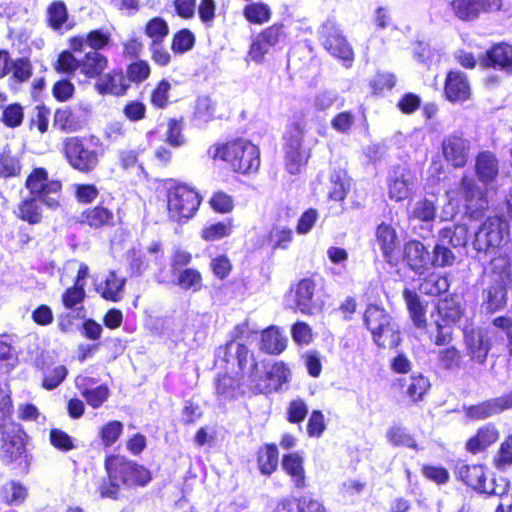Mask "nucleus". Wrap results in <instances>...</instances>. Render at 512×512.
<instances>
[{
    "mask_svg": "<svg viewBox=\"0 0 512 512\" xmlns=\"http://www.w3.org/2000/svg\"><path fill=\"white\" fill-rule=\"evenodd\" d=\"M484 286L480 294V309L485 314L503 310L511 286V260L507 255L494 256L484 270Z\"/></svg>",
    "mask_w": 512,
    "mask_h": 512,
    "instance_id": "1",
    "label": "nucleus"
},
{
    "mask_svg": "<svg viewBox=\"0 0 512 512\" xmlns=\"http://www.w3.org/2000/svg\"><path fill=\"white\" fill-rule=\"evenodd\" d=\"M208 153L214 159L228 162L235 172L242 174L255 172L260 165L258 147L244 139H238L224 145L212 146L209 148Z\"/></svg>",
    "mask_w": 512,
    "mask_h": 512,
    "instance_id": "2",
    "label": "nucleus"
},
{
    "mask_svg": "<svg viewBox=\"0 0 512 512\" xmlns=\"http://www.w3.org/2000/svg\"><path fill=\"white\" fill-rule=\"evenodd\" d=\"M304 125L293 122L286 127L283 135V150L286 170L297 175L307 165L311 157V141H306Z\"/></svg>",
    "mask_w": 512,
    "mask_h": 512,
    "instance_id": "3",
    "label": "nucleus"
},
{
    "mask_svg": "<svg viewBox=\"0 0 512 512\" xmlns=\"http://www.w3.org/2000/svg\"><path fill=\"white\" fill-rule=\"evenodd\" d=\"M364 323L377 346L395 348L400 344L399 327L384 308L378 305H369L364 313Z\"/></svg>",
    "mask_w": 512,
    "mask_h": 512,
    "instance_id": "4",
    "label": "nucleus"
},
{
    "mask_svg": "<svg viewBox=\"0 0 512 512\" xmlns=\"http://www.w3.org/2000/svg\"><path fill=\"white\" fill-rule=\"evenodd\" d=\"M508 224L499 218H487L476 230L471 242V255L479 261L486 262L496 254L504 240Z\"/></svg>",
    "mask_w": 512,
    "mask_h": 512,
    "instance_id": "5",
    "label": "nucleus"
},
{
    "mask_svg": "<svg viewBox=\"0 0 512 512\" xmlns=\"http://www.w3.org/2000/svg\"><path fill=\"white\" fill-rule=\"evenodd\" d=\"M215 364L227 371L241 372L242 377H247L249 381L257 361L254 354L245 345L231 340L216 349Z\"/></svg>",
    "mask_w": 512,
    "mask_h": 512,
    "instance_id": "6",
    "label": "nucleus"
},
{
    "mask_svg": "<svg viewBox=\"0 0 512 512\" xmlns=\"http://www.w3.org/2000/svg\"><path fill=\"white\" fill-rule=\"evenodd\" d=\"M290 370L283 362L270 364L266 361L257 362L256 368L249 379V392L269 394L277 391L288 382Z\"/></svg>",
    "mask_w": 512,
    "mask_h": 512,
    "instance_id": "7",
    "label": "nucleus"
},
{
    "mask_svg": "<svg viewBox=\"0 0 512 512\" xmlns=\"http://www.w3.org/2000/svg\"><path fill=\"white\" fill-rule=\"evenodd\" d=\"M105 470L114 480L127 488L146 486L152 479L144 466L120 455H111L105 459Z\"/></svg>",
    "mask_w": 512,
    "mask_h": 512,
    "instance_id": "8",
    "label": "nucleus"
},
{
    "mask_svg": "<svg viewBox=\"0 0 512 512\" xmlns=\"http://www.w3.org/2000/svg\"><path fill=\"white\" fill-rule=\"evenodd\" d=\"M462 314L463 309L458 296H446L438 301L436 314H432L436 327L435 345L445 346L451 342L453 326L460 320Z\"/></svg>",
    "mask_w": 512,
    "mask_h": 512,
    "instance_id": "9",
    "label": "nucleus"
},
{
    "mask_svg": "<svg viewBox=\"0 0 512 512\" xmlns=\"http://www.w3.org/2000/svg\"><path fill=\"white\" fill-rule=\"evenodd\" d=\"M201 198L187 185L177 184L168 190L167 207L169 219L178 223L186 222L197 212Z\"/></svg>",
    "mask_w": 512,
    "mask_h": 512,
    "instance_id": "10",
    "label": "nucleus"
},
{
    "mask_svg": "<svg viewBox=\"0 0 512 512\" xmlns=\"http://www.w3.org/2000/svg\"><path fill=\"white\" fill-rule=\"evenodd\" d=\"M63 152L73 169L86 174L97 168L102 155L98 150L89 148L80 137L66 138Z\"/></svg>",
    "mask_w": 512,
    "mask_h": 512,
    "instance_id": "11",
    "label": "nucleus"
},
{
    "mask_svg": "<svg viewBox=\"0 0 512 512\" xmlns=\"http://www.w3.org/2000/svg\"><path fill=\"white\" fill-rule=\"evenodd\" d=\"M25 186L32 197L39 198L48 208L55 209L59 206L62 184L58 180H49L44 168L34 169L28 176Z\"/></svg>",
    "mask_w": 512,
    "mask_h": 512,
    "instance_id": "12",
    "label": "nucleus"
},
{
    "mask_svg": "<svg viewBox=\"0 0 512 512\" xmlns=\"http://www.w3.org/2000/svg\"><path fill=\"white\" fill-rule=\"evenodd\" d=\"M459 196L464 208V216L470 220H480L488 208L485 190L468 176L461 179Z\"/></svg>",
    "mask_w": 512,
    "mask_h": 512,
    "instance_id": "13",
    "label": "nucleus"
},
{
    "mask_svg": "<svg viewBox=\"0 0 512 512\" xmlns=\"http://www.w3.org/2000/svg\"><path fill=\"white\" fill-rule=\"evenodd\" d=\"M415 173L406 164L392 166L388 172V196L396 202L407 199L414 190Z\"/></svg>",
    "mask_w": 512,
    "mask_h": 512,
    "instance_id": "14",
    "label": "nucleus"
},
{
    "mask_svg": "<svg viewBox=\"0 0 512 512\" xmlns=\"http://www.w3.org/2000/svg\"><path fill=\"white\" fill-rule=\"evenodd\" d=\"M506 410H512V390L499 397L464 407L466 417L475 421L499 415Z\"/></svg>",
    "mask_w": 512,
    "mask_h": 512,
    "instance_id": "15",
    "label": "nucleus"
},
{
    "mask_svg": "<svg viewBox=\"0 0 512 512\" xmlns=\"http://www.w3.org/2000/svg\"><path fill=\"white\" fill-rule=\"evenodd\" d=\"M494 331L488 329L471 330L465 334V345L470 360L479 365H485L488 354L492 348Z\"/></svg>",
    "mask_w": 512,
    "mask_h": 512,
    "instance_id": "16",
    "label": "nucleus"
},
{
    "mask_svg": "<svg viewBox=\"0 0 512 512\" xmlns=\"http://www.w3.org/2000/svg\"><path fill=\"white\" fill-rule=\"evenodd\" d=\"M320 40L324 48L334 57L344 61L353 58L352 48L347 43L339 28L332 22L323 25L320 31Z\"/></svg>",
    "mask_w": 512,
    "mask_h": 512,
    "instance_id": "17",
    "label": "nucleus"
},
{
    "mask_svg": "<svg viewBox=\"0 0 512 512\" xmlns=\"http://www.w3.org/2000/svg\"><path fill=\"white\" fill-rule=\"evenodd\" d=\"M3 457L9 461L21 458L25 452L26 433L18 423L0 427Z\"/></svg>",
    "mask_w": 512,
    "mask_h": 512,
    "instance_id": "18",
    "label": "nucleus"
},
{
    "mask_svg": "<svg viewBox=\"0 0 512 512\" xmlns=\"http://www.w3.org/2000/svg\"><path fill=\"white\" fill-rule=\"evenodd\" d=\"M442 151L445 160L453 167H464L469 158L470 141L461 132H455L444 138Z\"/></svg>",
    "mask_w": 512,
    "mask_h": 512,
    "instance_id": "19",
    "label": "nucleus"
},
{
    "mask_svg": "<svg viewBox=\"0 0 512 512\" xmlns=\"http://www.w3.org/2000/svg\"><path fill=\"white\" fill-rule=\"evenodd\" d=\"M451 8L457 18L463 21L477 19L481 12L497 11L502 6L501 0H452Z\"/></svg>",
    "mask_w": 512,
    "mask_h": 512,
    "instance_id": "20",
    "label": "nucleus"
},
{
    "mask_svg": "<svg viewBox=\"0 0 512 512\" xmlns=\"http://www.w3.org/2000/svg\"><path fill=\"white\" fill-rule=\"evenodd\" d=\"M403 259L407 266L419 276L425 274L431 267V253L418 240H410L405 243Z\"/></svg>",
    "mask_w": 512,
    "mask_h": 512,
    "instance_id": "21",
    "label": "nucleus"
},
{
    "mask_svg": "<svg viewBox=\"0 0 512 512\" xmlns=\"http://www.w3.org/2000/svg\"><path fill=\"white\" fill-rule=\"evenodd\" d=\"M456 478L479 493L486 491V475L483 465H469L463 461L455 466Z\"/></svg>",
    "mask_w": 512,
    "mask_h": 512,
    "instance_id": "22",
    "label": "nucleus"
},
{
    "mask_svg": "<svg viewBox=\"0 0 512 512\" xmlns=\"http://www.w3.org/2000/svg\"><path fill=\"white\" fill-rule=\"evenodd\" d=\"M483 64L512 74V46L506 43H498L488 49L483 58Z\"/></svg>",
    "mask_w": 512,
    "mask_h": 512,
    "instance_id": "23",
    "label": "nucleus"
},
{
    "mask_svg": "<svg viewBox=\"0 0 512 512\" xmlns=\"http://www.w3.org/2000/svg\"><path fill=\"white\" fill-rule=\"evenodd\" d=\"M444 92L451 102H463L470 97V86L466 74L450 71L446 77Z\"/></svg>",
    "mask_w": 512,
    "mask_h": 512,
    "instance_id": "24",
    "label": "nucleus"
},
{
    "mask_svg": "<svg viewBox=\"0 0 512 512\" xmlns=\"http://www.w3.org/2000/svg\"><path fill=\"white\" fill-rule=\"evenodd\" d=\"M242 378V383H240L237 379L230 376L229 374H224L216 379L215 390L221 402L235 399L246 393V391H249V382L247 377Z\"/></svg>",
    "mask_w": 512,
    "mask_h": 512,
    "instance_id": "25",
    "label": "nucleus"
},
{
    "mask_svg": "<svg viewBox=\"0 0 512 512\" xmlns=\"http://www.w3.org/2000/svg\"><path fill=\"white\" fill-rule=\"evenodd\" d=\"M438 236L439 241L447 243L459 253L462 250H465L467 255L470 254L467 250L470 238L469 227L467 224H455L450 227H444L439 231Z\"/></svg>",
    "mask_w": 512,
    "mask_h": 512,
    "instance_id": "26",
    "label": "nucleus"
},
{
    "mask_svg": "<svg viewBox=\"0 0 512 512\" xmlns=\"http://www.w3.org/2000/svg\"><path fill=\"white\" fill-rule=\"evenodd\" d=\"M110 42V34L103 29L92 30L85 36L74 37L70 40V47L74 52H85L86 47L90 51H98L106 47Z\"/></svg>",
    "mask_w": 512,
    "mask_h": 512,
    "instance_id": "27",
    "label": "nucleus"
},
{
    "mask_svg": "<svg viewBox=\"0 0 512 512\" xmlns=\"http://www.w3.org/2000/svg\"><path fill=\"white\" fill-rule=\"evenodd\" d=\"M315 283L311 279H302L295 290L296 309L304 314H313L319 309L314 299Z\"/></svg>",
    "mask_w": 512,
    "mask_h": 512,
    "instance_id": "28",
    "label": "nucleus"
},
{
    "mask_svg": "<svg viewBox=\"0 0 512 512\" xmlns=\"http://www.w3.org/2000/svg\"><path fill=\"white\" fill-rule=\"evenodd\" d=\"M129 86L130 84L124 74L116 71L100 76L95 83L96 90L102 95L121 96L126 93Z\"/></svg>",
    "mask_w": 512,
    "mask_h": 512,
    "instance_id": "29",
    "label": "nucleus"
},
{
    "mask_svg": "<svg viewBox=\"0 0 512 512\" xmlns=\"http://www.w3.org/2000/svg\"><path fill=\"white\" fill-rule=\"evenodd\" d=\"M304 461L299 453L285 454L282 458L281 466L297 489H304L307 486L306 474L303 465Z\"/></svg>",
    "mask_w": 512,
    "mask_h": 512,
    "instance_id": "30",
    "label": "nucleus"
},
{
    "mask_svg": "<svg viewBox=\"0 0 512 512\" xmlns=\"http://www.w3.org/2000/svg\"><path fill=\"white\" fill-rule=\"evenodd\" d=\"M403 299L408 309L409 315L413 324L417 328H424L426 326V308L427 304L424 303L419 294L412 289L405 288L403 290Z\"/></svg>",
    "mask_w": 512,
    "mask_h": 512,
    "instance_id": "31",
    "label": "nucleus"
},
{
    "mask_svg": "<svg viewBox=\"0 0 512 512\" xmlns=\"http://www.w3.org/2000/svg\"><path fill=\"white\" fill-rule=\"evenodd\" d=\"M76 222L87 224L91 228H101L103 226H112L114 224V214L103 206H96L86 209L77 218Z\"/></svg>",
    "mask_w": 512,
    "mask_h": 512,
    "instance_id": "32",
    "label": "nucleus"
},
{
    "mask_svg": "<svg viewBox=\"0 0 512 512\" xmlns=\"http://www.w3.org/2000/svg\"><path fill=\"white\" fill-rule=\"evenodd\" d=\"M475 170L478 180L483 184H489L498 175V161L490 151H483L476 158Z\"/></svg>",
    "mask_w": 512,
    "mask_h": 512,
    "instance_id": "33",
    "label": "nucleus"
},
{
    "mask_svg": "<svg viewBox=\"0 0 512 512\" xmlns=\"http://www.w3.org/2000/svg\"><path fill=\"white\" fill-rule=\"evenodd\" d=\"M499 438V431L496 426L492 423H488L481 427L477 434L470 438L466 444V448L471 453H478L493 443Z\"/></svg>",
    "mask_w": 512,
    "mask_h": 512,
    "instance_id": "34",
    "label": "nucleus"
},
{
    "mask_svg": "<svg viewBox=\"0 0 512 512\" xmlns=\"http://www.w3.org/2000/svg\"><path fill=\"white\" fill-rule=\"evenodd\" d=\"M376 241L384 258L390 260L393 252L399 246L396 230L389 224L381 223L376 229Z\"/></svg>",
    "mask_w": 512,
    "mask_h": 512,
    "instance_id": "35",
    "label": "nucleus"
},
{
    "mask_svg": "<svg viewBox=\"0 0 512 512\" xmlns=\"http://www.w3.org/2000/svg\"><path fill=\"white\" fill-rule=\"evenodd\" d=\"M278 458L279 452L275 444L270 443L260 447L257 452V464L260 473L265 476L272 475L278 467Z\"/></svg>",
    "mask_w": 512,
    "mask_h": 512,
    "instance_id": "36",
    "label": "nucleus"
},
{
    "mask_svg": "<svg viewBox=\"0 0 512 512\" xmlns=\"http://www.w3.org/2000/svg\"><path fill=\"white\" fill-rule=\"evenodd\" d=\"M107 64L108 60L104 55L98 51H88L80 59V71L89 78L100 77Z\"/></svg>",
    "mask_w": 512,
    "mask_h": 512,
    "instance_id": "37",
    "label": "nucleus"
},
{
    "mask_svg": "<svg viewBox=\"0 0 512 512\" xmlns=\"http://www.w3.org/2000/svg\"><path fill=\"white\" fill-rule=\"evenodd\" d=\"M437 212V207L433 200L424 198L419 201H417L410 213H409V220L410 222H424L428 225H432V222L435 220Z\"/></svg>",
    "mask_w": 512,
    "mask_h": 512,
    "instance_id": "38",
    "label": "nucleus"
},
{
    "mask_svg": "<svg viewBox=\"0 0 512 512\" xmlns=\"http://www.w3.org/2000/svg\"><path fill=\"white\" fill-rule=\"evenodd\" d=\"M125 284L126 279L117 277L116 273L112 271L109 273L104 284H101L97 290L101 293V296L104 299L112 302H118L122 298V292Z\"/></svg>",
    "mask_w": 512,
    "mask_h": 512,
    "instance_id": "39",
    "label": "nucleus"
},
{
    "mask_svg": "<svg viewBox=\"0 0 512 512\" xmlns=\"http://www.w3.org/2000/svg\"><path fill=\"white\" fill-rule=\"evenodd\" d=\"M286 342V337L275 327H269L262 332L261 348L269 354L281 353L286 347Z\"/></svg>",
    "mask_w": 512,
    "mask_h": 512,
    "instance_id": "40",
    "label": "nucleus"
},
{
    "mask_svg": "<svg viewBox=\"0 0 512 512\" xmlns=\"http://www.w3.org/2000/svg\"><path fill=\"white\" fill-rule=\"evenodd\" d=\"M449 281L446 277L430 273L419 284V292L428 296H438L449 290Z\"/></svg>",
    "mask_w": 512,
    "mask_h": 512,
    "instance_id": "41",
    "label": "nucleus"
},
{
    "mask_svg": "<svg viewBox=\"0 0 512 512\" xmlns=\"http://www.w3.org/2000/svg\"><path fill=\"white\" fill-rule=\"evenodd\" d=\"M215 108L207 96L198 97L192 123L197 128H204L214 118Z\"/></svg>",
    "mask_w": 512,
    "mask_h": 512,
    "instance_id": "42",
    "label": "nucleus"
},
{
    "mask_svg": "<svg viewBox=\"0 0 512 512\" xmlns=\"http://www.w3.org/2000/svg\"><path fill=\"white\" fill-rule=\"evenodd\" d=\"M40 200L37 197L24 199L18 206L17 216L29 224H37L42 219Z\"/></svg>",
    "mask_w": 512,
    "mask_h": 512,
    "instance_id": "43",
    "label": "nucleus"
},
{
    "mask_svg": "<svg viewBox=\"0 0 512 512\" xmlns=\"http://www.w3.org/2000/svg\"><path fill=\"white\" fill-rule=\"evenodd\" d=\"M450 247L447 243L439 241V236H437L431 253V267H448L455 263L456 255Z\"/></svg>",
    "mask_w": 512,
    "mask_h": 512,
    "instance_id": "44",
    "label": "nucleus"
},
{
    "mask_svg": "<svg viewBox=\"0 0 512 512\" xmlns=\"http://www.w3.org/2000/svg\"><path fill=\"white\" fill-rule=\"evenodd\" d=\"M54 126L64 132H75L82 127V124L70 108L64 107L55 111Z\"/></svg>",
    "mask_w": 512,
    "mask_h": 512,
    "instance_id": "45",
    "label": "nucleus"
},
{
    "mask_svg": "<svg viewBox=\"0 0 512 512\" xmlns=\"http://www.w3.org/2000/svg\"><path fill=\"white\" fill-rule=\"evenodd\" d=\"M437 360L442 369L455 372L461 367L462 356L456 347L450 346L437 352Z\"/></svg>",
    "mask_w": 512,
    "mask_h": 512,
    "instance_id": "46",
    "label": "nucleus"
},
{
    "mask_svg": "<svg viewBox=\"0 0 512 512\" xmlns=\"http://www.w3.org/2000/svg\"><path fill=\"white\" fill-rule=\"evenodd\" d=\"M26 496V488L15 481L5 484L1 491L3 501L9 505H20L26 499Z\"/></svg>",
    "mask_w": 512,
    "mask_h": 512,
    "instance_id": "47",
    "label": "nucleus"
},
{
    "mask_svg": "<svg viewBox=\"0 0 512 512\" xmlns=\"http://www.w3.org/2000/svg\"><path fill=\"white\" fill-rule=\"evenodd\" d=\"M245 18L255 24L267 22L271 17V11L267 4L251 3L248 4L243 11Z\"/></svg>",
    "mask_w": 512,
    "mask_h": 512,
    "instance_id": "48",
    "label": "nucleus"
},
{
    "mask_svg": "<svg viewBox=\"0 0 512 512\" xmlns=\"http://www.w3.org/2000/svg\"><path fill=\"white\" fill-rule=\"evenodd\" d=\"M390 443L394 446H405L417 450V444L412 435L401 426H392L386 434Z\"/></svg>",
    "mask_w": 512,
    "mask_h": 512,
    "instance_id": "49",
    "label": "nucleus"
},
{
    "mask_svg": "<svg viewBox=\"0 0 512 512\" xmlns=\"http://www.w3.org/2000/svg\"><path fill=\"white\" fill-rule=\"evenodd\" d=\"M410 383L407 387V395L413 402L422 400L425 393L430 388V382L427 377L422 374L412 375L409 379Z\"/></svg>",
    "mask_w": 512,
    "mask_h": 512,
    "instance_id": "50",
    "label": "nucleus"
},
{
    "mask_svg": "<svg viewBox=\"0 0 512 512\" xmlns=\"http://www.w3.org/2000/svg\"><path fill=\"white\" fill-rule=\"evenodd\" d=\"M47 14L49 25L54 30L62 28L68 18L67 7L63 1L52 2L47 9Z\"/></svg>",
    "mask_w": 512,
    "mask_h": 512,
    "instance_id": "51",
    "label": "nucleus"
},
{
    "mask_svg": "<svg viewBox=\"0 0 512 512\" xmlns=\"http://www.w3.org/2000/svg\"><path fill=\"white\" fill-rule=\"evenodd\" d=\"M232 232L231 221L213 223L202 230V238L206 241H217L227 237Z\"/></svg>",
    "mask_w": 512,
    "mask_h": 512,
    "instance_id": "52",
    "label": "nucleus"
},
{
    "mask_svg": "<svg viewBox=\"0 0 512 512\" xmlns=\"http://www.w3.org/2000/svg\"><path fill=\"white\" fill-rule=\"evenodd\" d=\"M145 31L147 36L152 38V44H155L162 43L169 32V28L163 18L155 17L147 23Z\"/></svg>",
    "mask_w": 512,
    "mask_h": 512,
    "instance_id": "53",
    "label": "nucleus"
},
{
    "mask_svg": "<svg viewBox=\"0 0 512 512\" xmlns=\"http://www.w3.org/2000/svg\"><path fill=\"white\" fill-rule=\"evenodd\" d=\"M81 394L91 407L99 408L108 399L110 392L106 385H99L94 388H86Z\"/></svg>",
    "mask_w": 512,
    "mask_h": 512,
    "instance_id": "54",
    "label": "nucleus"
},
{
    "mask_svg": "<svg viewBox=\"0 0 512 512\" xmlns=\"http://www.w3.org/2000/svg\"><path fill=\"white\" fill-rule=\"evenodd\" d=\"M77 69H80V59L68 50L62 51L55 64V70L59 73L71 75Z\"/></svg>",
    "mask_w": 512,
    "mask_h": 512,
    "instance_id": "55",
    "label": "nucleus"
},
{
    "mask_svg": "<svg viewBox=\"0 0 512 512\" xmlns=\"http://www.w3.org/2000/svg\"><path fill=\"white\" fill-rule=\"evenodd\" d=\"M194 44V34L188 29H182L174 35L171 48L175 53L182 54L191 50Z\"/></svg>",
    "mask_w": 512,
    "mask_h": 512,
    "instance_id": "56",
    "label": "nucleus"
},
{
    "mask_svg": "<svg viewBox=\"0 0 512 512\" xmlns=\"http://www.w3.org/2000/svg\"><path fill=\"white\" fill-rule=\"evenodd\" d=\"M123 432V424L120 421H110L100 430V438L106 447L112 446Z\"/></svg>",
    "mask_w": 512,
    "mask_h": 512,
    "instance_id": "57",
    "label": "nucleus"
},
{
    "mask_svg": "<svg viewBox=\"0 0 512 512\" xmlns=\"http://www.w3.org/2000/svg\"><path fill=\"white\" fill-rule=\"evenodd\" d=\"M24 118L23 108L18 103L6 106L2 113V122L10 128L18 127Z\"/></svg>",
    "mask_w": 512,
    "mask_h": 512,
    "instance_id": "58",
    "label": "nucleus"
},
{
    "mask_svg": "<svg viewBox=\"0 0 512 512\" xmlns=\"http://www.w3.org/2000/svg\"><path fill=\"white\" fill-rule=\"evenodd\" d=\"M293 238V232L290 228L275 225L270 232V242L275 248L286 249Z\"/></svg>",
    "mask_w": 512,
    "mask_h": 512,
    "instance_id": "59",
    "label": "nucleus"
},
{
    "mask_svg": "<svg viewBox=\"0 0 512 512\" xmlns=\"http://www.w3.org/2000/svg\"><path fill=\"white\" fill-rule=\"evenodd\" d=\"M344 176L345 174L341 171L331 174L330 180L333 186L329 192L330 199L334 201H342L345 199L348 191V185L344 181Z\"/></svg>",
    "mask_w": 512,
    "mask_h": 512,
    "instance_id": "60",
    "label": "nucleus"
},
{
    "mask_svg": "<svg viewBox=\"0 0 512 512\" xmlns=\"http://www.w3.org/2000/svg\"><path fill=\"white\" fill-rule=\"evenodd\" d=\"M0 175L3 177H14L20 173L19 160L10 151H4L0 157Z\"/></svg>",
    "mask_w": 512,
    "mask_h": 512,
    "instance_id": "61",
    "label": "nucleus"
},
{
    "mask_svg": "<svg viewBox=\"0 0 512 512\" xmlns=\"http://www.w3.org/2000/svg\"><path fill=\"white\" fill-rule=\"evenodd\" d=\"M178 285L186 290L192 289L193 291H197L201 288V275L195 269H184L179 273Z\"/></svg>",
    "mask_w": 512,
    "mask_h": 512,
    "instance_id": "62",
    "label": "nucleus"
},
{
    "mask_svg": "<svg viewBox=\"0 0 512 512\" xmlns=\"http://www.w3.org/2000/svg\"><path fill=\"white\" fill-rule=\"evenodd\" d=\"M50 443L58 450L68 452L74 449V441L71 436L61 429L53 428L50 431Z\"/></svg>",
    "mask_w": 512,
    "mask_h": 512,
    "instance_id": "63",
    "label": "nucleus"
},
{
    "mask_svg": "<svg viewBox=\"0 0 512 512\" xmlns=\"http://www.w3.org/2000/svg\"><path fill=\"white\" fill-rule=\"evenodd\" d=\"M495 462L498 469H504L512 464V434L500 445Z\"/></svg>",
    "mask_w": 512,
    "mask_h": 512,
    "instance_id": "64",
    "label": "nucleus"
}]
</instances>
